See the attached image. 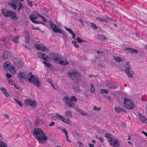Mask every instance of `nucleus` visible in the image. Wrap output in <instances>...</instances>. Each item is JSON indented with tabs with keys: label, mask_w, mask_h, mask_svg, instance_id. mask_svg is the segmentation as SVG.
Masks as SVG:
<instances>
[{
	"label": "nucleus",
	"mask_w": 147,
	"mask_h": 147,
	"mask_svg": "<svg viewBox=\"0 0 147 147\" xmlns=\"http://www.w3.org/2000/svg\"><path fill=\"white\" fill-rule=\"evenodd\" d=\"M18 78L20 80L28 79L30 82L33 83L34 86L37 87L39 88L41 86L40 80L36 76L32 75L31 72L29 73L27 77L26 72H20L18 74Z\"/></svg>",
	"instance_id": "obj_1"
},
{
	"label": "nucleus",
	"mask_w": 147,
	"mask_h": 147,
	"mask_svg": "<svg viewBox=\"0 0 147 147\" xmlns=\"http://www.w3.org/2000/svg\"><path fill=\"white\" fill-rule=\"evenodd\" d=\"M33 136L40 143L44 140L46 141L48 138L46 136L45 134L42 130L38 128H35L33 133Z\"/></svg>",
	"instance_id": "obj_2"
},
{
	"label": "nucleus",
	"mask_w": 147,
	"mask_h": 147,
	"mask_svg": "<svg viewBox=\"0 0 147 147\" xmlns=\"http://www.w3.org/2000/svg\"><path fill=\"white\" fill-rule=\"evenodd\" d=\"M69 76L73 80L74 82L78 83L80 81L82 75L81 73L75 70L70 71L68 72Z\"/></svg>",
	"instance_id": "obj_3"
},
{
	"label": "nucleus",
	"mask_w": 147,
	"mask_h": 147,
	"mask_svg": "<svg viewBox=\"0 0 147 147\" xmlns=\"http://www.w3.org/2000/svg\"><path fill=\"white\" fill-rule=\"evenodd\" d=\"M49 24L51 28L52 29L53 31L55 32L61 33L65 37H67L66 32L63 30L57 27V25L54 24L51 20L49 21Z\"/></svg>",
	"instance_id": "obj_4"
},
{
	"label": "nucleus",
	"mask_w": 147,
	"mask_h": 147,
	"mask_svg": "<svg viewBox=\"0 0 147 147\" xmlns=\"http://www.w3.org/2000/svg\"><path fill=\"white\" fill-rule=\"evenodd\" d=\"M1 12L3 15L5 17H9L14 20H16L18 18L16 16V13L13 11L3 9H2Z\"/></svg>",
	"instance_id": "obj_5"
},
{
	"label": "nucleus",
	"mask_w": 147,
	"mask_h": 147,
	"mask_svg": "<svg viewBox=\"0 0 147 147\" xmlns=\"http://www.w3.org/2000/svg\"><path fill=\"white\" fill-rule=\"evenodd\" d=\"M63 101L68 107L72 108L74 106V103L70 100V98L67 96H66L63 98Z\"/></svg>",
	"instance_id": "obj_6"
},
{
	"label": "nucleus",
	"mask_w": 147,
	"mask_h": 147,
	"mask_svg": "<svg viewBox=\"0 0 147 147\" xmlns=\"http://www.w3.org/2000/svg\"><path fill=\"white\" fill-rule=\"evenodd\" d=\"M124 100V102L123 105L126 108L131 109L134 107V105L133 102H131L130 100L126 98H125Z\"/></svg>",
	"instance_id": "obj_7"
},
{
	"label": "nucleus",
	"mask_w": 147,
	"mask_h": 147,
	"mask_svg": "<svg viewBox=\"0 0 147 147\" xmlns=\"http://www.w3.org/2000/svg\"><path fill=\"white\" fill-rule=\"evenodd\" d=\"M50 57L55 63H58L61 60V55L57 53H52L50 54Z\"/></svg>",
	"instance_id": "obj_8"
},
{
	"label": "nucleus",
	"mask_w": 147,
	"mask_h": 147,
	"mask_svg": "<svg viewBox=\"0 0 147 147\" xmlns=\"http://www.w3.org/2000/svg\"><path fill=\"white\" fill-rule=\"evenodd\" d=\"M19 1V0H12L9 1L8 4L12 9L15 11L17 8L16 5L18 4L17 3H18Z\"/></svg>",
	"instance_id": "obj_9"
},
{
	"label": "nucleus",
	"mask_w": 147,
	"mask_h": 147,
	"mask_svg": "<svg viewBox=\"0 0 147 147\" xmlns=\"http://www.w3.org/2000/svg\"><path fill=\"white\" fill-rule=\"evenodd\" d=\"M25 103L27 105L33 107H34L37 105L35 101L30 99L25 100Z\"/></svg>",
	"instance_id": "obj_10"
},
{
	"label": "nucleus",
	"mask_w": 147,
	"mask_h": 147,
	"mask_svg": "<svg viewBox=\"0 0 147 147\" xmlns=\"http://www.w3.org/2000/svg\"><path fill=\"white\" fill-rule=\"evenodd\" d=\"M36 49L38 50H41L43 51H47L48 49L45 47L44 45H40L38 44H36L35 45Z\"/></svg>",
	"instance_id": "obj_11"
},
{
	"label": "nucleus",
	"mask_w": 147,
	"mask_h": 147,
	"mask_svg": "<svg viewBox=\"0 0 147 147\" xmlns=\"http://www.w3.org/2000/svg\"><path fill=\"white\" fill-rule=\"evenodd\" d=\"M110 144L114 147H118L119 146V142L116 138H114Z\"/></svg>",
	"instance_id": "obj_12"
},
{
	"label": "nucleus",
	"mask_w": 147,
	"mask_h": 147,
	"mask_svg": "<svg viewBox=\"0 0 147 147\" xmlns=\"http://www.w3.org/2000/svg\"><path fill=\"white\" fill-rule=\"evenodd\" d=\"M58 64L63 66H65L67 65H69L67 59H63L61 57L60 61H59Z\"/></svg>",
	"instance_id": "obj_13"
},
{
	"label": "nucleus",
	"mask_w": 147,
	"mask_h": 147,
	"mask_svg": "<svg viewBox=\"0 0 147 147\" xmlns=\"http://www.w3.org/2000/svg\"><path fill=\"white\" fill-rule=\"evenodd\" d=\"M107 86L110 89H115L117 87V85L115 82H111L108 84Z\"/></svg>",
	"instance_id": "obj_14"
},
{
	"label": "nucleus",
	"mask_w": 147,
	"mask_h": 147,
	"mask_svg": "<svg viewBox=\"0 0 147 147\" xmlns=\"http://www.w3.org/2000/svg\"><path fill=\"white\" fill-rule=\"evenodd\" d=\"M14 65H16L17 67L20 68H22L23 66V63L18 59H17L15 61Z\"/></svg>",
	"instance_id": "obj_15"
},
{
	"label": "nucleus",
	"mask_w": 147,
	"mask_h": 147,
	"mask_svg": "<svg viewBox=\"0 0 147 147\" xmlns=\"http://www.w3.org/2000/svg\"><path fill=\"white\" fill-rule=\"evenodd\" d=\"M125 70V72L128 77L133 78V76L130 72V68L129 66H128L126 67Z\"/></svg>",
	"instance_id": "obj_16"
},
{
	"label": "nucleus",
	"mask_w": 147,
	"mask_h": 147,
	"mask_svg": "<svg viewBox=\"0 0 147 147\" xmlns=\"http://www.w3.org/2000/svg\"><path fill=\"white\" fill-rule=\"evenodd\" d=\"M9 56V53L7 51H5L4 52V54L2 56V58L3 60H5V59L8 58Z\"/></svg>",
	"instance_id": "obj_17"
},
{
	"label": "nucleus",
	"mask_w": 147,
	"mask_h": 147,
	"mask_svg": "<svg viewBox=\"0 0 147 147\" xmlns=\"http://www.w3.org/2000/svg\"><path fill=\"white\" fill-rule=\"evenodd\" d=\"M138 115L140 119L143 123H147L146 118L143 116L140 113H138Z\"/></svg>",
	"instance_id": "obj_18"
},
{
	"label": "nucleus",
	"mask_w": 147,
	"mask_h": 147,
	"mask_svg": "<svg viewBox=\"0 0 147 147\" xmlns=\"http://www.w3.org/2000/svg\"><path fill=\"white\" fill-rule=\"evenodd\" d=\"M126 50L128 51V52L131 53H138L137 50L131 48H126Z\"/></svg>",
	"instance_id": "obj_19"
},
{
	"label": "nucleus",
	"mask_w": 147,
	"mask_h": 147,
	"mask_svg": "<svg viewBox=\"0 0 147 147\" xmlns=\"http://www.w3.org/2000/svg\"><path fill=\"white\" fill-rule=\"evenodd\" d=\"M42 63L45 66L51 70H53V65L51 63L46 61H43Z\"/></svg>",
	"instance_id": "obj_20"
},
{
	"label": "nucleus",
	"mask_w": 147,
	"mask_h": 147,
	"mask_svg": "<svg viewBox=\"0 0 147 147\" xmlns=\"http://www.w3.org/2000/svg\"><path fill=\"white\" fill-rule=\"evenodd\" d=\"M115 110L116 112L118 113H120L122 111H124L126 112L122 109L119 107H115Z\"/></svg>",
	"instance_id": "obj_21"
},
{
	"label": "nucleus",
	"mask_w": 147,
	"mask_h": 147,
	"mask_svg": "<svg viewBox=\"0 0 147 147\" xmlns=\"http://www.w3.org/2000/svg\"><path fill=\"white\" fill-rule=\"evenodd\" d=\"M0 90L5 94V96L8 97L9 95L8 93L7 92V90L4 88L1 87H0Z\"/></svg>",
	"instance_id": "obj_22"
},
{
	"label": "nucleus",
	"mask_w": 147,
	"mask_h": 147,
	"mask_svg": "<svg viewBox=\"0 0 147 147\" xmlns=\"http://www.w3.org/2000/svg\"><path fill=\"white\" fill-rule=\"evenodd\" d=\"M38 13H36V15H34V14H32L29 17V18H30V19L32 22V20H33V19L35 20V19H36L39 17V16L38 15Z\"/></svg>",
	"instance_id": "obj_23"
},
{
	"label": "nucleus",
	"mask_w": 147,
	"mask_h": 147,
	"mask_svg": "<svg viewBox=\"0 0 147 147\" xmlns=\"http://www.w3.org/2000/svg\"><path fill=\"white\" fill-rule=\"evenodd\" d=\"M38 56L39 58L44 60V59L46 55L44 53L40 52L38 54Z\"/></svg>",
	"instance_id": "obj_24"
},
{
	"label": "nucleus",
	"mask_w": 147,
	"mask_h": 147,
	"mask_svg": "<svg viewBox=\"0 0 147 147\" xmlns=\"http://www.w3.org/2000/svg\"><path fill=\"white\" fill-rule=\"evenodd\" d=\"M98 37L99 40L102 41L104 40H106L107 39V38L104 35L99 34L98 35Z\"/></svg>",
	"instance_id": "obj_25"
},
{
	"label": "nucleus",
	"mask_w": 147,
	"mask_h": 147,
	"mask_svg": "<svg viewBox=\"0 0 147 147\" xmlns=\"http://www.w3.org/2000/svg\"><path fill=\"white\" fill-rule=\"evenodd\" d=\"M25 42L26 43H29L30 40V36L28 33H27L25 36Z\"/></svg>",
	"instance_id": "obj_26"
},
{
	"label": "nucleus",
	"mask_w": 147,
	"mask_h": 147,
	"mask_svg": "<svg viewBox=\"0 0 147 147\" xmlns=\"http://www.w3.org/2000/svg\"><path fill=\"white\" fill-rule=\"evenodd\" d=\"M20 36H17L15 37L13 39H12V41L15 42L16 44H18L19 43L18 40L19 39Z\"/></svg>",
	"instance_id": "obj_27"
},
{
	"label": "nucleus",
	"mask_w": 147,
	"mask_h": 147,
	"mask_svg": "<svg viewBox=\"0 0 147 147\" xmlns=\"http://www.w3.org/2000/svg\"><path fill=\"white\" fill-rule=\"evenodd\" d=\"M96 19L97 20L100 21L102 22H103L107 23L108 22L107 20L106 19L101 18L99 17H97Z\"/></svg>",
	"instance_id": "obj_28"
},
{
	"label": "nucleus",
	"mask_w": 147,
	"mask_h": 147,
	"mask_svg": "<svg viewBox=\"0 0 147 147\" xmlns=\"http://www.w3.org/2000/svg\"><path fill=\"white\" fill-rule=\"evenodd\" d=\"M17 3L18 4L17 5L19 6V8L18 9V11H19L22 8L24 7V6L20 2V1H19V2Z\"/></svg>",
	"instance_id": "obj_29"
},
{
	"label": "nucleus",
	"mask_w": 147,
	"mask_h": 147,
	"mask_svg": "<svg viewBox=\"0 0 147 147\" xmlns=\"http://www.w3.org/2000/svg\"><path fill=\"white\" fill-rule=\"evenodd\" d=\"M61 121L63 122L67 123H69L70 122L69 119V118H65L64 117L62 119V120Z\"/></svg>",
	"instance_id": "obj_30"
},
{
	"label": "nucleus",
	"mask_w": 147,
	"mask_h": 147,
	"mask_svg": "<svg viewBox=\"0 0 147 147\" xmlns=\"http://www.w3.org/2000/svg\"><path fill=\"white\" fill-rule=\"evenodd\" d=\"M9 62H6L4 64V68L5 69H10V65L9 64Z\"/></svg>",
	"instance_id": "obj_31"
},
{
	"label": "nucleus",
	"mask_w": 147,
	"mask_h": 147,
	"mask_svg": "<svg viewBox=\"0 0 147 147\" xmlns=\"http://www.w3.org/2000/svg\"><path fill=\"white\" fill-rule=\"evenodd\" d=\"M114 60L117 62H122L123 61V59L121 57H115Z\"/></svg>",
	"instance_id": "obj_32"
},
{
	"label": "nucleus",
	"mask_w": 147,
	"mask_h": 147,
	"mask_svg": "<svg viewBox=\"0 0 147 147\" xmlns=\"http://www.w3.org/2000/svg\"><path fill=\"white\" fill-rule=\"evenodd\" d=\"M0 147H7V146L4 142L0 140Z\"/></svg>",
	"instance_id": "obj_33"
},
{
	"label": "nucleus",
	"mask_w": 147,
	"mask_h": 147,
	"mask_svg": "<svg viewBox=\"0 0 147 147\" xmlns=\"http://www.w3.org/2000/svg\"><path fill=\"white\" fill-rule=\"evenodd\" d=\"M76 110L77 111L79 112L81 114L84 115H86V114H85L84 113V111L80 109H79L78 108H76Z\"/></svg>",
	"instance_id": "obj_34"
},
{
	"label": "nucleus",
	"mask_w": 147,
	"mask_h": 147,
	"mask_svg": "<svg viewBox=\"0 0 147 147\" xmlns=\"http://www.w3.org/2000/svg\"><path fill=\"white\" fill-rule=\"evenodd\" d=\"M90 85L91 86V88L90 89V91L92 93H93L95 92V89L94 86V85L93 84H91Z\"/></svg>",
	"instance_id": "obj_35"
},
{
	"label": "nucleus",
	"mask_w": 147,
	"mask_h": 147,
	"mask_svg": "<svg viewBox=\"0 0 147 147\" xmlns=\"http://www.w3.org/2000/svg\"><path fill=\"white\" fill-rule=\"evenodd\" d=\"M76 40L77 41H78V42H79L80 43H81V42H86L84 40L81 39L78 37L76 39Z\"/></svg>",
	"instance_id": "obj_36"
},
{
	"label": "nucleus",
	"mask_w": 147,
	"mask_h": 147,
	"mask_svg": "<svg viewBox=\"0 0 147 147\" xmlns=\"http://www.w3.org/2000/svg\"><path fill=\"white\" fill-rule=\"evenodd\" d=\"M56 117H58V118H59L61 121L62 120V119L64 117H63L62 116V115L58 113H57L56 114Z\"/></svg>",
	"instance_id": "obj_37"
},
{
	"label": "nucleus",
	"mask_w": 147,
	"mask_h": 147,
	"mask_svg": "<svg viewBox=\"0 0 147 147\" xmlns=\"http://www.w3.org/2000/svg\"><path fill=\"white\" fill-rule=\"evenodd\" d=\"M44 60L45 61L49 62H50L51 61V58L47 56H45V57L44 59Z\"/></svg>",
	"instance_id": "obj_38"
},
{
	"label": "nucleus",
	"mask_w": 147,
	"mask_h": 147,
	"mask_svg": "<svg viewBox=\"0 0 147 147\" xmlns=\"http://www.w3.org/2000/svg\"><path fill=\"white\" fill-rule=\"evenodd\" d=\"M70 100L72 102V101H74L76 102L77 101V99L76 97L74 96H72L71 97Z\"/></svg>",
	"instance_id": "obj_39"
},
{
	"label": "nucleus",
	"mask_w": 147,
	"mask_h": 147,
	"mask_svg": "<svg viewBox=\"0 0 147 147\" xmlns=\"http://www.w3.org/2000/svg\"><path fill=\"white\" fill-rule=\"evenodd\" d=\"M66 116L68 117L71 116L72 115L71 112L70 111H68L66 112L65 113Z\"/></svg>",
	"instance_id": "obj_40"
},
{
	"label": "nucleus",
	"mask_w": 147,
	"mask_h": 147,
	"mask_svg": "<svg viewBox=\"0 0 147 147\" xmlns=\"http://www.w3.org/2000/svg\"><path fill=\"white\" fill-rule=\"evenodd\" d=\"M14 100L16 101V102L20 106V107H22V103L20 101L16 99H14Z\"/></svg>",
	"instance_id": "obj_41"
},
{
	"label": "nucleus",
	"mask_w": 147,
	"mask_h": 147,
	"mask_svg": "<svg viewBox=\"0 0 147 147\" xmlns=\"http://www.w3.org/2000/svg\"><path fill=\"white\" fill-rule=\"evenodd\" d=\"M91 26L94 28V29L96 30L98 28V27L96 26V25L93 23H91Z\"/></svg>",
	"instance_id": "obj_42"
},
{
	"label": "nucleus",
	"mask_w": 147,
	"mask_h": 147,
	"mask_svg": "<svg viewBox=\"0 0 147 147\" xmlns=\"http://www.w3.org/2000/svg\"><path fill=\"white\" fill-rule=\"evenodd\" d=\"M73 88L75 90L76 92L78 93L80 92V91L79 90V87H73Z\"/></svg>",
	"instance_id": "obj_43"
},
{
	"label": "nucleus",
	"mask_w": 147,
	"mask_h": 147,
	"mask_svg": "<svg viewBox=\"0 0 147 147\" xmlns=\"http://www.w3.org/2000/svg\"><path fill=\"white\" fill-rule=\"evenodd\" d=\"M100 92L103 94L104 93H108V91L107 89H102L100 90Z\"/></svg>",
	"instance_id": "obj_44"
},
{
	"label": "nucleus",
	"mask_w": 147,
	"mask_h": 147,
	"mask_svg": "<svg viewBox=\"0 0 147 147\" xmlns=\"http://www.w3.org/2000/svg\"><path fill=\"white\" fill-rule=\"evenodd\" d=\"M113 136H111L110 137H108L107 138V140L109 141V142L110 143L113 140Z\"/></svg>",
	"instance_id": "obj_45"
},
{
	"label": "nucleus",
	"mask_w": 147,
	"mask_h": 147,
	"mask_svg": "<svg viewBox=\"0 0 147 147\" xmlns=\"http://www.w3.org/2000/svg\"><path fill=\"white\" fill-rule=\"evenodd\" d=\"M0 40L1 41L3 42H4V43L3 44L4 45H5V37L4 36L1 37L0 39Z\"/></svg>",
	"instance_id": "obj_46"
},
{
	"label": "nucleus",
	"mask_w": 147,
	"mask_h": 147,
	"mask_svg": "<svg viewBox=\"0 0 147 147\" xmlns=\"http://www.w3.org/2000/svg\"><path fill=\"white\" fill-rule=\"evenodd\" d=\"M65 28L66 30L67 31L70 33H72V32H73V31L71 29L67 28L65 26Z\"/></svg>",
	"instance_id": "obj_47"
},
{
	"label": "nucleus",
	"mask_w": 147,
	"mask_h": 147,
	"mask_svg": "<svg viewBox=\"0 0 147 147\" xmlns=\"http://www.w3.org/2000/svg\"><path fill=\"white\" fill-rule=\"evenodd\" d=\"M101 107H99V108L97 107L96 106H94L93 107V109L94 110L99 111L101 109Z\"/></svg>",
	"instance_id": "obj_48"
},
{
	"label": "nucleus",
	"mask_w": 147,
	"mask_h": 147,
	"mask_svg": "<svg viewBox=\"0 0 147 147\" xmlns=\"http://www.w3.org/2000/svg\"><path fill=\"white\" fill-rule=\"evenodd\" d=\"M41 22L37 21L35 19H33V20H32V22L36 24H40Z\"/></svg>",
	"instance_id": "obj_49"
},
{
	"label": "nucleus",
	"mask_w": 147,
	"mask_h": 147,
	"mask_svg": "<svg viewBox=\"0 0 147 147\" xmlns=\"http://www.w3.org/2000/svg\"><path fill=\"white\" fill-rule=\"evenodd\" d=\"M97 53L98 54H101V56H104L105 55V53L104 52H103V51H98L97 52Z\"/></svg>",
	"instance_id": "obj_50"
},
{
	"label": "nucleus",
	"mask_w": 147,
	"mask_h": 147,
	"mask_svg": "<svg viewBox=\"0 0 147 147\" xmlns=\"http://www.w3.org/2000/svg\"><path fill=\"white\" fill-rule=\"evenodd\" d=\"M62 131L66 135L68 134L67 130L65 128H63Z\"/></svg>",
	"instance_id": "obj_51"
},
{
	"label": "nucleus",
	"mask_w": 147,
	"mask_h": 147,
	"mask_svg": "<svg viewBox=\"0 0 147 147\" xmlns=\"http://www.w3.org/2000/svg\"><path fill=\"white\" fill-rule=\"evenodd\" d=\"M72 43L76 47H79V45H78L77 44V42L76 41H72Z\"/></svg>",
	"instance_id": "obj_52"
},
{
	"label": "nucleus",
	"mask_w": 147,
	"mask_h": 147,
	"mask_svg": "<svg viewBox=\"0 0 147 147\" xmlns=\"http://www.w3.org/2000/svg\"><path fill=\"white\" fill-rule=\"evenodd\" d=\"M96 138H97V139H98L100 140V141H101L102 143H103V142L104 141V139H103V138H102L101 137L98 136H97L96 137Z\"/></svg>",
	"instance_id": "obj_53"
},
{
	"label": "nucleus",
	"mask_w": 147,
	"mask_h": 147,
	"mask_svg": "<svg viewBox=\"0 0 147 147\" xmlns=\"http://www.w3.org/2000/svg\"><path fill=\"white\" fill-rule=\"evenodd\" d=\"M111 136H113L112 135L109 133H107L105 135V137L107 138H108V137H110Z\"/></svg>",
	"instance_id": "obj_54"
},
{
	"label": "nucleus",
	"mask_w": 147,
	"mask_h": 147,
	"mask_svg": "<svg viewBox=\"0 0 147 147\" xmlns=\"http://www.w3.org/2000/svg\"><path fill=\"white\" fill-rule=\"evenodd\" d=\"M51 85L53 89L55 90H56L57 89V86L55 85H54L53 83H51Z\"/></svg>",
	"instance_id": "obj_55"
},
{
	"label": "nucleus",
	"mask_w": 147,
	"mask_h": 147,
	"mask_svg": "<svg viewBox=\"0 0 147 147\" xmlns=\"http://www.w3.org/2000/svg\"><path fill=\"white\" fill-rule=\"evenodd\" d=\"M98 132L100 134H102L106 132L104 130H100L98 131Z\"/></svg>",
	"instance_id": "obj_56"
},
{
	"label": "nucleus",
	"mask_w": 147,
	"mask_h": 147,
	"mask_svg": "<svg viewBox=\"0 0 147 147\" xmlns=\"http://www.w3.org/2000/svg\"><path fill=\"white\" fill-rule=\"evenodd\" d=\"M6 75L8 78H10L12 77V75L8 73H7Z\"/></svg>",
	"instance_id": "obj_57"
},
{
	"label": "nucleus",
	"mask_w": 147,
	"mask_h": 147,
	"mask_svg": "<svg viewBox=\"0 0 147 147\" xmlns=\"http://www.w3.org/2000/svg\"><path fill=\"white\" fill-rule=\"evenodd\" d=\"M9 84L12 85L13 84V81L11 79H8Z\"/></svg>",
	"instance_id": "obj_58"
},
{
	"label": "nucleus",
	"mask_w": 147,
	"mask_h": 147,
	"mask_svg": "<svg viewBox=\"0 0 147 147\" xmlns=\"http://www.w3.org/2000/svg\"><path fill=\"white\" fill-rule=\"evenodd\" d=\"M4 117L5 119H9V116L7 114H5L4 115Z\"/></svg>",
	"instance_id": "obj_59"
},
{
	"label": "nucleus",
	"mask_w": 147,
	"mask_h": 147,
	"mask_svg": "<svg viewBox=\"0 0 147 147\" xmlns=\"http://www.w3.org/2000/svg\"><path fill=\"white\" fill-rule=\"evenodd\" d=\"M28 4L30 6L32 7L33 5L32 4V1H29V0H28Z\"/></svg>",
	"instance_id": "obj_60"
},
{
	"label": "nucleus",
	"mask_w": 147,
	"mask_h": 147,
	"mask_svg": "<svg viewBox=\"0 0 147 147\" xmlns=\"http://www.w3.org/2000/svg\"><path fill=\"white\" fill-rule=\"evenodd\" d=\"M10 69H11L13 71V73H16V71L15 70V68L13 66L10 67Z\"/></svg>",
	"instance_id": "obj_61"
},
{
	"label": "nucleus",
	"mask_w": 147,
	"mask_h": 147,
	"mask_svg": "<svg viewBox=\"0 0 147 147\" xmlns=\"http://www.w3.org/2000/svg\"><path fill=\"white\" fill-rule=\"evenodd\" d=\"M105 17L109 20L113 21V22H115V20H114L111 19L110 18H109L107 16H105Z\"/></svg>",
	"instance_id": "obj_62"
},
{
	"label": "nucleus",
	"mask_w": 147,
	"mask_h": 147,
	"mask_svg": "<svg viewBox=\"0 0 147 147\" xmlns=\"http://www.w3.org/2000/svg\"><path fill=\"white\" fill-rule=\"evenodd\" d=\"M55 124V123L54 122H52L49 124V126L50 127H52Z\"/></svg>",
	"instance_id": "obj_63"
},
{
	"label": "nucleus",
	"mask_w": 147,
	"mask_h": 147,
	"mask_svg": "<svg viewBox=\"0 0 147 147\" xmlns=\"http://www.w3.org/2000/svg\"><path fill=\"white\" fill-rule=\"evenodd\" d=\"M66 137L67 138V142H71V141L69 139V136H68V134L66 135Z\"/></svg>",
	"instance_id": "obj_64"
}]
</instances>
